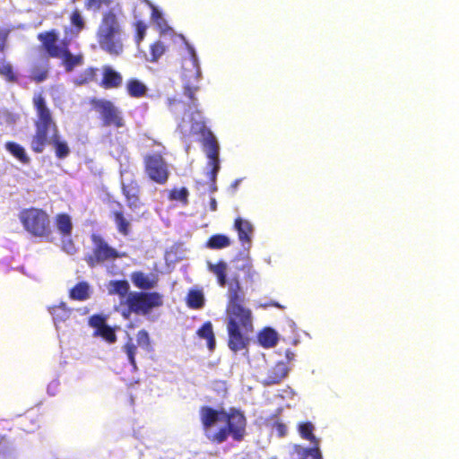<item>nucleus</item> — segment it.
Returning <instances> with one entry per match:
<instances>
[{
  "instance_id": "f8f14e48",
  "label": "nucleus",
  "mask_w": 459,
  "mask_h": 459,
  "mask_svg": "<svg viewBox=\"0 0 459 459\" xmlns=\"http://www.w3.org/2000/svg\"><path fill=\"white\" fill-rule=\"evenodd\" d=\"M188 109L194 110L192 114L189 116V123L191 124L189 129L186 128V126L185 125L186 118L184 117L182 120V123L178 125V127L180 128L182 133H186L189 131L193 134H201L204 136V145L205 146L206 139L212 135L215 139V135L206 127L205 123L204 121V117L202 116V113L199 111L198 107L195 108L193 107L192 100H189V103H187ZM199 106V104L197 105Z\"/></svg>"
},
{
  "instance_id": "8fccbe9b",
  "label": "nucleus",
  "mask_w": 459,
  "mask_h": 459,
  "mask_svg": "<svg viewBox=\"0 0 459 459\" xmlns=\"http://www.w3.org/2000/svg\"><path fill=\"white\" fill-rule=\"evenodd\" d=\"M269 306H273V307H278V308H283V307L281 304H279L278 302H276V301H272L270 304L269 303H264H264H260L258 305L259 307H264V308H266Z\"/></svg>"
},
{
  "instance_id": "2eb2a0df",
  "label": "nucleus",
  "mask_w": 459,
  "mask_h": 459,
  "mask_svg": "<svg viewBox=\"0 0 459 459\" xmlns=\"http://www.w3.org/2000/svg\"><path fill=\"white\" fill-rule=\"evenodd\" d=\"M289 370L290 369L285 362L279 361L273 367L270 368L264 376L261 377L259 382L264 386L278 385L287 377Z\"/></svg>"
},
{
  "instance_id": "f704fd0d",
  "label": "nucleus",
  "mask_w": 459,
  "mask_h": 459,
  "mask_svg": "<svg viewBox=\"0 0 459 459\" xmlns=\"http://www.w3.org/2000/svg\"><path fill=\"white\" fill-rule=\"evenodd\" d=\"M115 221L118 231L123 235H127L129 232L130 222L124 217L122 212H115Z\"/></svg>"
},
{
  "instance_id": "4be33fe9",
  "label": "nucleus",
  "mask_w": 459,
  "mask_h": 459,
  "mask_svg": "<svg viewBox=\"0 0 459 459\" xmlns=\"http://www.w3.org/2000/svg\"><path fill=\"white\" fill-rule=\"evenodd\" d=\"M56 226L57 230L62 234L64 238L71 237L73 222L71 217L68 214H57L56 217Z\"/></svg>"
},
{
  "instance_id": "c756f323",
  "label": "nucleus",
  "mask_w": 459,
  "mask_h": 459,
  "mask_svg": "<svg viewBox=\"0 0 459 459\" xmlns=\"http://www.w3.org/2000/svg\"><path fill=\"white\" fill-rule=\"evenodd\" d=\"M128 93L132 97L139 98L143 96L147 91V87L144 83L137 79H131L126 85Z\"/></svg>"
},
{
  "instance_id": "9b49d317",
  "label": "nucleus",
  "mask_w": 459,
  "mask_h": 459,
  "mask_svg": "<svg viewBox=\"0 0 459 459\" xmlns=\"http://www.w3.org/2000/svg\"><path fill=\"white\" fill-rule=\"evenodd\" d=\"M205 152L206 156L209 160L208 166L211 167V169L207 172L208 176L210 177V180L212 182L211 186V191L212 193L217 191V186H216V179L218 173L221 169L220 165V158H219V152H220V145L213 136L210 135L205 142Z\"/></svg>"
},
{
  "instance_id": "58836bf2",
  "label": "nucleus",
  "mask_w": 459,
  "mask_h": 459,
  "mask_svg": "<svg viewBox=\"0 0 459 459\" xmlns=\"http://www.w3.org/2000/svg\"><path fill=\"white\" fill-rule=\"evenodd\" d=\"M165 50L164 45L158 41L151 46V56H152V62H156L158 59L163 55Z\"/></svg>"
},
{
  "instance_id": "bb28decb",
  "label": "nucleus",
  "mask_w": 459,
  "mask_h": 459,
  "mask_svg": "<svg viewBox=\"0 0 459 459\" xmlns=\"http://www.w3.org/2000/svg\"><path fill=\"white\" fill-rule=\"evenodd\" d=\"M122 82V76L111 67H106L103 73V84L107 88L117 87Z\"/></svg>"
},
{
  "instance_id": "f257e3e1",
  "label": "nucleus",
  "mask_w": 459,
  "mask_h": 459,
  "mask_svg": "<svg viewBox=\"0 0 459 459\" xmlns=\"http://www.w3.org/2000/svg\"><path fill=\"white\" fill-rule=\"evenodd\" d=\"M228 283V346L235 353L244 351L243 354H246L249 343L246 334L253 330L252 312L242 306L246 294L238 278L234 277Z\"/></svg>"
},
{
  "instance_id": "603ef678",
  "label": "nucleus",
  "mask_w": 459,
  "mask_h": 459,
  "mask_svg": "<svg viewBox=\"0 0 459 459\" xmlns=\"http://www.w3.org/2000/svg\"><path fill=\"white\" fill-rule=\"evenodd\" d=\"M4 41H5V39L0 32V51H3L4 48Z\"/></svg>"
},
{
  "instance_id": "3c124183",
  "label": "nucleus",
  "mask_w": 459,
  "mask_h": 459,
  "mask_svg": "<svg viewBox=\"0 0 459 459\" xmlns=\"http://www.w3.org/2000/svg\"><path fill=\"white\" fill-rule=\"evenodd\" d=\"M210 209L213 212H215L217 210V202H216V199L214 197H211V200H210Z\"/></svg>"
},
{
  "instance_id": "f03ea898",
  "label": "nucleus",
  "mask_w": 459,
  "mask_h": 459,
  "mask_svg": "<svg viewBox=\"0 0 459 459\" xmlns=\"http://www.w3.org/2000/svg\"><path fill=\"white\" fill-rule=\"evenodd\" d=\"M201 420L206 437L218 444L226 441L229 436L241 441L246 434V417L235 408L226 411L204 406L201 409Z\"/></svg>"
},
{
  "instance_id": "4468645a",
  "label": "nucleus",
  "mask_w": 459,
  "mask_h": 459,
  "mask_svg": "<svg viewBox=\"0 0 459 459\" xmlns=\"http://www.w3.org/2000/svg\"><path fill=\"white\" fill-rule=\"evenodd\" d=\"M89 325L94 328V336H100L109 343L117 341L115 329L106 323L101 315H93L89 318Z\"/></svg>"
},
{
  "instance_id": "393cba45",
  "label": "nucleus",
  "mask_w": 459,
  "mask_h": 459,
  "mask_svg": "<svg viewBox=\"0 0 459 459\" xmlns=\"http://www.w3.org/2000/svg\"><path fill=\"white\" fill-rule=\"evenodd\" d=\"M5 149L17 160H19L23 164L30 163V157L28 156L25 149L17 143L14 142H7L5 143Z\"/></svg>"
},
{
  "instance_id": "72a5a7b5",
  "label": "nucleus",
  "mask_w": 459,
  "mask_h": 459,
  "mask_svg": "<svg viewBox=\"0 0 459 459\" xmlns=\"http://www.w3.org/2000/svg\"><path fill=\"white\" fill-rule=\"evenodd\" d=\"M189 195V192L187 188L181 187L180 189H173L169 192V199L174 201H179L184 203L185 204H187V198Z\"/></svg>"
},
{
  "instance_id": "6e6552de",
  "label": "nucleus",
  "mask_w": 459,
  "mask_h": 459,
  "mask_svg": "<svg viewBox=\"0 0 459 459\" xmlns=\"http://www.w3.org/2000/svg\"><path fill=\"white\" fill-rule=\"evenodd\" d=\"M315 427L309 421L301 422L298 426L299 436L312 444L309 447L300 445H290L288 446L290 459H316V437L314 435Z\"/></svg>"
},
{
  "instance_id": "423d86ee",
  "label": "nucleus",
  "mask_w": 459,
  "mask_h": 459,
  "mask_svg": "<svg viewBox=\"0 0 459 459\" xmlns=\"http://www.w3.org/2000/svg\"><path fill=\"white\" fill-rule=\"evenodd\" d=\"M124 304L128 307V313L149 316L154 308L162 306L163 297L156 291H131Z\"/></svg>"
},
{
  "instance_id": "39448f33",
  "label": "nucleus",
  "mask_w": 459,
  "mask_h": 459,
  "mask_svg": "<svg viewBox=\"0 0 459 459\" xmlns=\"http://www.w3.org/2000/svg\"><path fill=\"white\" fill-rule=\"evenodd\" d=\"M189 57L183 61L182 82L184 95L189 100H192L193 107L196 108L198 100L195 97V93L199 90L198 83L202 77L199 59L195 48L188 42H186Z\"/></svg>"
},
{
  "instance_id": "473e14b6",
  "label": "nucleus",
  "mask_w": 459,
  "mask_h": 459,
  "mask_svg": "<svg viewBox=\"0 0 459 459\" xmlns=\"http://www.w3.org/2000/svg\"><path fill=\"white\" fill-rule=\"evenodd\" d=\"M127 337H128V342L124 346V351L127 355L129 363L132 365V367L135 370L137 368L136 361H135L136 346L133 343L132 338L128 334H127Z\"/></svg>"
},
{
  "instance_id": "79ce46f5",
  "label": "nucleus",
  "mask_w": 459,
  "mask_h": 459,
  "mask_svg": "<svg viewBox=\"0 0 459 459\" xmlns=\"http://www.w3.org/2000/svg\"><path fill=\"white\" fill-rule=\"evenodd\" d=\"M145 30H146L145 25L141 22H137V24H136V38H137L138 43L143 39V38L145 36Z\"/></svg>"
},
{
  "instance_id": "de8ad7c7",
  "label": "nucleus",
  "mask_w": 459,
  "mask_h": 459,
  "mask_svg": "<svg viewBox=\"0 0 459 459\" xmlns=\"http://www.w3.org/2000/svg\"><path fill=\"white\" fill-rule=\"evenodd\" d=\"M168 104L171 110H173L174 107L185 106V104L181 100H178L177 99H170V98L168 99Z\"/></svg>"
},
{
  "instance_id": "cd10ccee",
  "label": "nucleus",
  "mask_w": 459,
  "mask_h": 459,
  "mask_svg": "<svg viewBox=\"0 0 459 459\" xmlns=\"http://www.w3.org/2000/svg\"><path fill=\"white\" fill-rule=\"evenodd\" d=\"M187 306L194 309H199L203 307L204 304V297L202 290H190L186 297Z\"/></svg>"
},
{
  "instance_id": "a18cd8bd",
  "label": "nucleus",
  "mask_w": 459,
  "mask_h": 459,
  "mask_svg": "<svg viewBox=\"0 0 459 459\" xmlns=\"http://www.w3.org/2000/svg\"><path fill=\"white\" fill-rule=\"evenodd\" d=\"M127 200V204H128V206L134 210V211H136L140 208V202H139V198L138 196H135V197H127L126 198Z\"/></svg>"
},
{
  "instance_id": "5701e85b",
  "label": "nucleus",
  "mask_w": 459,
  "mask_h": 459,
  "mask_svg": "<svg viewBox=\"0 0 459 459\" xmlns=\"http://www.w3.org/2000/svg\"><path fill=\"white\" fill-rule=\"evenodd\" d=\"M258 342L264 348L273 347L278 342V333L274 329L265 327L259 333Z\"/></svg>"
},
{
  "instance_id": "c85d7f7f",
  "label": "nucleus",
  "mask_w": 459,
  "mask_h": 459,
  "mask_svg": "<svg viewBox=\"0 0 459 459\" xmlns=\"http://www.w3.org/2000/svg\"><path fill=\"white\" fill-rule=\"evenodd\" d=\"M230 245V238L223 234L212 235L207 241L206 247L211 249H221Z\"/></svg>"
},
{
  "instance_id": "aec40b11",
  "label": "nucleus",
  "mask_w": 459,
  "mask_h": 459,
  "mask_svg": "<svg viewBox=\"0 0 459 459\" xmlns=\"http://www.w3.org/2000/svg\"><path fill=\"white\" fill-rule=\"evenodd\" d=\"M108 292L109 295H118L121 299V303H124L130 290V284L126 280H112L107 285Z\"/></svg>"
},
{
  "instance_id": "4c0bfd02",
  "label": "nucleus",
  "mask_w": 459,
  "mask_h": 459,
  "mask_svg": "<svg viewBox=\"0 0 459 459\" xmlns=\"http://www.w3.org/2000/svg\"><path fill=\"white\" fill-rule=\"evenodd\" d=\"M70 19L71 23L77 29L78 31L82 30L84 28V19L79 10H74L71 14Z\"/></svg>"
},
{
  "instance_id": "9d476101",
  "label": "nucleus",
  "mask_w": 459,
  "mask_h": 459,
  "mask_svg": "<svg viewBox=\"0 0 459 459\" xmlns=\"http://www.w3.org/2000/svg\"><path fill=\"white\" fill-rule=\"evenodd\" d=\"M93 108L100 113L103 126H109L114 125L117 127H121L124 126V120L121 115V111L115 107V105L106 100L100 99H93L91 101Z\"/></svg>"
},
{
  "instance_id": "09e8293b",
  "label": "nucleus",
  "mask_w": 459,
  "mask_h": 459,
  "mask_svg": "<svg viewBox=\"0 0 459 459\" xmlns=\"http://www.w3.org/2000/svg\"><path fill=\"white\" fill-rule=\"evenodd\" d=\"M247 268V278H249L251 281H254V277L257 274L255 270H253L251 268V266H243V270H245Z\"/></svg>"
},
{
  "instance_id": "13d9d810",
  "label": "nucleus",
  "mask_w": 459,
  "mask_h": 459,
  "mask_svg": "<svg viewBox=\"0 0 459 459\" xmlns=\"http://www.w3.org/2000/svg\"><path fill=\"white\" fill-rule=\"evenodd\" d=\"M93 74H94L93 69H91V71H90V74H91V75H92Z\"/></svg>"
},
{
  "instance_id": "20e7f679",
  "label": "nucleus",
  "mask_w": 459,
  "mask_h": 459,
  "mask_svg": "<svg viewBox=\"0 0 459 459\" xmlns=\"http://www.w3.org/2000/svg\"><path fill=\"white\" fill-rule=\"evenodd\" d=\"M98 37L100 48L108 53L117 56L123 51L122 30L112 11L104 14Z\"/></svg>"
},
{
  "instance_id": "4d7b16f0",
  "label": "nucleus",
  "mask_w": 459,
  "mask_h": 459,
  "mask_svg": "<svg viewBox=\"0 0 459 459\" xmlns=\"http://www.w3.org/2000/svg\"><path fill=\"white\" fill-rule=\"evenodd\" d=\"M316 459H322V455H321V453L319 451V449L317 448V456H316Z\"/></svg>"
},
{
  "instance_id": "5fc2aeb1",
  "label": "nucleus",
  "mask_w": 459,
  "mask_h": 459,
  "mask_svg": "<svg viewBox=\"0 0 459 459\" xmlns=\"http://www.w3.org/2000/svg\"><path fill=\"white\" fill-rule=\"evenodd\" d=\"M131 314H132V313H128V308H127V309H125V310L123 311V313H122V315H123V316H124L125 318H129V316H130V315H131Z\"/></svg>"
},
{
  "instance_id": "a211bd4d",
  "label": "nucleus",
  "mask_w": 459,
  "mask_h": 459,
  "mask_svg": "<svg viewBox=\"0 0 459 459\" xmlns=\"http://www.w3.org/2000/svg\"><path fill=\"white\" fill-rule=\"evenodd\" d=\"M131 281L140 290H152L158 283V276L154 273L146 274L143 272H134L131 275Z\"/></svg>"
},
{
  "instance_id": "864d4df0",
  "label": "nucleus",
  "mask_w": 459,
  "mask_h": 459,
  "mask_svg": "<svg viewBox=\"0 0 459 459\" xmlns=\"http://www.w3.org/2000/svg\"><path fill=\"white\" fill-rule=\"evenodd\" d=\"M240 182H241V179H240V178H239V179H236V180L231 184V188H233L234 190H236V189L238 187V186H239Z\"/></svg>"
},
{
  "instance_id": "f3484780",
  "label": "nucleus",
  "mask_w": 459,
  "mask_h": 459,
  "mask_svg": "<svg viewBox=\"0 0 459 459\" xmlns=\"http://www.w3.org/2000/svg\"><path fill=\"white\" fill-rule=\"evenodd\" d=\"M234 228L238 231V238L242 242L246 250H249L254 233V226L252 223L241 217L235 220Z\"/></svg>"
},
{
  "instance_id": "7ed1b4c3",
  "label": "nucleus",
  "mask_w": 459,
  "mask_h": 459,
  "mask_svg": "<svg viewBox=\"0 0 459 459\" xmlns=\"http://www.w3.org/2000/svg\"><path fill=\"white\" fill-rule=\"evenodd\" d=\"M37 110L36 134L31 141V149L38 153L44 151L46 144H51L55 148L57 158L64 159L69 152V147L65 141L60 139L56 125L54 123L51 112L47 107L46 100L41 95L33 99Z\"/></svg>"
},
{
  "instance_id": "412c9836",
  "label": "nucleus",
  "mask_w": 459,
  "mask_h": 459,
  "mask_svg": "<svg viewBox=\"0 0 459 459\" xmlns=\"http://www.w3.org/2000/svg\"><path fill=\"white\" fill-rule=\"evenodd\" d=\"M207 266L209 271L216 275L219 285L225 287L228 284L227 264L224 261L216 264L207 262Z\"/></svg>"
},
{
  "instance_id": "37998d69",
  "label": "nucleus",
  "mask_w": 459,
  "mask_h": 459,
  "mask_svg": "<svg viewBox=\"0 0 459 459\" xmlns=\"http://www.w3.org/2000/svg\"><path fill=\"white\" fill-rule=\"evenodd\" d=\"M10 447V443L5 437L0 434V455L5 456Z\"/></svg>"
},
{
  "instance_id": "ddd939ff",
  "label": "nucleus",
  "mask_w": 459,
  "mask_h": 459,
  "mask_svg": "<svg viewBox=\"0 0 459 459\" xmlns=\"http://www.w3.org/2000/svg\"><path fill=\"white\" fill-rule=\"evenodd\" d=\"M144 163L146 172L152 180L158 184H164L168 180V165L160 154L146 156Z\"/></svg>"
},
{
  "instance_id": "2f4dec72",
  "label": "nucleus",
  "mask_w": 459,
  "mask_h": 459,
  "mask_svg": "<svg viewBox=\"0 0 459 459\" xmlns=\"http://www.w3.org/2000/svg\"><path fill=\"white\" fill-rule=\"evenodd\" d=\"M88 292L89 285L86 282H80L70 290V297L73 299L83 300L88 298Z\"/></svg>"
},
{
  "instance_id": "dca6fc26",
  "label": "nucleus",
  "mask_w": 459,
  "mask_h": 459,
  "mask_svg": "<svg viewBox=\"0 0 459 459\" xmlns=\"http://www.w3.org/2000/svg\"><path fill=\"white\" fill-rule=\"evenodd\" d=\"M38 38L49 56L58 57L64 53L63 51L66 45L65 43L62 45L58 44V35L54 30L40 33Z\"/></svg>"
},
{
  "instance_id": "0eeeda50",
  "label": "nucleus",
  "mask_w": 459,
  "mask_h": 459,
  "mask_svg": "<svg viewBox=\"0 0 459 459\" xmlns=\"http://www.w3.org/2000/svg\"><path fill=\"white\" fill-rule=\"evenodd\" d=\"M24 229L35 237L48 238L51 230L48 215L40 209L31 208L20 213Z\"/></svg>"
},
{
  "instance_id": "e433bc0d",
  "label": "nucleus",
  "mask_w": 459,
  "mask_h": 459,
  "mask_svg": "<svg viewBox=\"0 0 459 459\" xmlns=\"http://www.w3.org/2000/svg\"><path fill=\"white\" fill-rule=\"evenodd\" d=\"M136 342L138 346L145 351H149L151 347L150 336L147 331L141 330L137 333Z\"/></svg>"
},
{
  "instance_id": "ea45409f",
  "label": "nucleus",
  "mask_w": 459,
  "mask_h": 459,
  "mask_svg": "<svg viewBox=\"0 0 459 459\" xmlns=\"http://www.w3.org/2000/svg\"><path fill=\"white\" fill-rule=\"evenodd\" d=\"M122 190L125 196L127 197H135L138 196V188L135 185L130 184L126 185L124 181H122Z\"/></svg>"
},
{
  "instance_id": "b1692460",
  "label": "nucleus",
  "mask_w": 459,
  "mask_h": 459,
  "mask_svg": "<svg viewBox=\"0 0 459 459\" xmlns=\"http://www.w3.org/2000/svg\"><path fill=\"white\" fill-rule=\"evenodd\" d=\"M197 335L201 339H205L207 341V348L210 351H213L216 346V340L212 329V325L210 321L205 322L198 330Z\"/></svg>"
},
{
  "instance_id": "7c9ffc66",
  "label": "nucleus",
  "mask_w": 459,
  "mask_h": 459,
  "mask_svg": "<svg viewBox=\"0 0 459 459\" xmlns=\"http://www.w3.org/2000/svg\"><path fill=\"white\" fill-rule=\"evenodd\" d=\"M48 72L46 64H38L30 69V77L36 82H42L47 79Z\"/></svg>"
},
{
  "instance_id": "49530a36",
  "label": "nucleus",
  "mask_w": 459,
  "mask_h": 459,
  "mask_svg": "<svg viewBox=\"0 0 459 459\" xmlns=\"http://www.w3.org/2000/svg\"><path fill=\"white\" fill-rule=\"evenodd\" d=\"M276 431L278 432L279 437H282L287 434V427L283 423H278L276 425Z\"/></svg>"
},
{
  "instance_id": "c03bdc74",
  "label": "nucleus",
  "mask_w": 459,
  "mask_h": 459,
  "mask_svg": "<svg viewBox=\"0 0 459 459\" xmlns=\"http://www.w3.org/2000/svg\"><path fill=\"white\" fill-rule=\"evenodd\" d=\"M152 17L160 28H161L162 24L166 22L162 17V13L157 9H154L152 11Z\"/></svg>"
},
{
  "instance_id": "6e6d98bb",
  "label": "nucleus",
  "mask_w": 459,
  "mask_h": 459,
  "mask_svg": "<svg viewBox=\"0 0 459 459\" xmlns=\"http://www.w3.org/2000/svg\"><path fill=\"white\" fill-rule=\"evenodd\" d=\"M12 72V67L10 65L4 66V73L10 74Z\"/></svg>"
},
{
  "instance_id": "a19ab883",
  "label": "nucleus",
  "mask_w": 459,
  "mask_h": 459,
  "mask_svg": "<svg viewBox=\"0 0 459 459\" xmlns=\"http://www.w3.org/2000/svg\"><path fill=\"white\" fill-rule=\"evenodd\" d=\"M62 249L68 255H74L76 252L75 246L71 239V237L69 238H64L62 240Z\"/></svg>"
},
{
  "instance_id": "6ab92c4d",
  "label": "nucleus",
  "mask_w": 459,
  "mask_h": 459,
  "mask_svg": "<svg viewBox=\"0 0 459 459\" xmlns=\"http://www.w3.org/2000/svg\"><path fill=\"white\" fill-rule=\"evenodd\" d=\"M49 312L52 315L56 329L59 333L62 328L61 324H65L70 319L71 310L62 302L58 306L49 307Z\"/></svg>"
},
{
  "instance_id": "1a4fd4ad",
  "label": "nucleus",
  "mask_w": 459,
  "mask_h": 459,
  "mask_svg": "<svg viewBox=\"0 0 459 459\" xmlns=\"http://www.w3.org/2000/svg\"><path fill=\"white\" fill-rule=\"evenodd\" d=\"M93 243L92 254L85 258L88 265L91 268L106 261L115 260L120 255L117 249L110 247L100 235L92 234Z\"/></svg>"
},
{
  "instance_id": "a878e982",
  "label": "nucleus",
  "mask_w": 459,
  "mask_h": 459,
  "mask_svg": "<svg viewBox=\"0 0 459 459\" xmlns=\"http://www.w3.org/2000/svg\"><path fill=\"white\" fill-rule=\"evenodd\" d=\"M64 53L58 56L63 59V63L65 66L66 71H72L75 66L82 65V56L72 54L67 46H65Z\"/></svg>"
},
{
  "instance_id": "c9c22d12",
  "label": "nucleus",
  "mask_w": 459,
  "mask_h": 459,
  "mask_svg": "<svg viewBox=\"0 0 459 459\" xmlns=\"http://www.w3.org/2000/svg\"><path fill=\"white\" fill-rule=\"evenodd\" d=\"M112 0H85V8L91 11H99L103 5L109 6Z\"/></svg>"
}]
</instances>
